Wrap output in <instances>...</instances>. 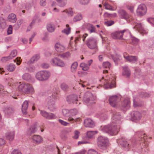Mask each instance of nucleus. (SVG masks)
<instances>
[{
    "label": "nucleus",
    "instance_id": "f257e3e1",
    "mask_svg": "<svg viewBox=\"0 0 154 154\" xmlns=\"http://www.w3.org/2000/svg\"><path fill=\"white\" fill-rule=\"evenodd\" d=\"M112 121L110 125L105 126L102 129L104 132L108 133L111 135H116L119 131L120 127L119 125L116 124L121 123L122 117L120 114L116 111L112 112Z\"/></svg>",
    "mask_w": 154,
    "mask_h": 154
},
{
    "label": "nucleus",
    "instance_id": "f03ea898",
    "mask_svg": "<svg viewBox=\"0 0 154 154\" xmlns=\"http://www.w3.org/2000/svg\"><path fill=\"white\" fill-rule=\"evenodd\" d=\"M121 146L126 151H128L136 146V143L134 141L129 140L127 141L123 137H121L118 140Z\"/></svg>",
    "mask_w": 154,
    "mask_h": 154
},
{
    "label": "nucleus",
    "instance_id": "7ed1b4c3",
    "mask_svg": "<svg viewBox=\"0 0 154 154\" xmlns=\"http://www.w3.org/2000/svg\"><path fill=\"white\" fill-rule=\"evenodd\" d=\"M97 144L98 147L100 149H105L109 146V140L107 137L100 136L97 138Z\"/></svg>",
    "mask_w": 154,
    "mask_h": 154
},
{
    "label": "nucleus",
    "instance_id": "20e7f679",
    "mask_svg": "<svg viewBox=\"0 0 154 154\" xmlns=\"http://www.w3.org/2000/svg\"><path fill=\"white\" fill-rule=\"evenodd\" d=\"M19 91L26 94H32L34 92L32 86L29 83L22 84L18 86Z\"/></svg>",
    "mask_w": 154,
    "mask_h": 154
},
{
    "label": "nucleus",
    "instance_id": "39448f33",
    "mask_svg": "<svg viewBox=\"0 0 154 154\" xmlns=\"http://www.w3.org/2000/svg\"><path fill=\"white\" fill-rule=\"evenodd\" d=\"M55 95L51 94L46 99V102L48 105V108L51 111H53L56 109L55 104Z\"/></svg>",
    "mask_w": 154,
    "mask_h": 154
},
{
    "label": "nucleus",
    "instance_id": "423d86ee",
    "mask_svg": "<svg viewBox=\"0 0 154 154\" xmlns=\"http://www.w3.org/2000/svg\"><path fill=\"white\" fill-rule=\"evenodd\" d=\"M50 76V72L46 71H42L38 72L35 75V77L38 80L44 81L47 80Z\"/></svg>",
    "mask_w": 154,
    "mask_h": 154
},
{
    "label": "nucleus",
    "instance_id": "0eeeda50",
    "mask_svg": "<svg viewBox=\"0 0 154 154\" xmlns=\"http://www.w3.org/2000/svg\"><path fill=\"white\" fill-rule=\"evenodd\" d=\"M86 44L88 47L91 49H97V41L95 38L91 37L87 39L86 41Z\"/></svg>",
    "mask_w": 154,
    "mask_h": 154
},
{
    "label": "nucleus",
    "instance_id": "6e6552de",
    "mask_svg": "<svg viewBox=\"0 0 154 154\" xmlns=\"http://www.w3.org/2000/svg\"><path fill=\"white\" fill-rule=\"evenodd\" d=\"M120 100V99L116 95H113L110 97L109 101L110 104L114 107H117L118 103Z\"/></svg>",
    "mask_w": 154,
    "mask_h": 154
},
{
    "label": "nucleus",
    "instance_id": "1a4fd4ad",
    "mask_svg": "<svg viewBox=\"0 0 154 154\" xmlns=\"http://www.w3.org/2000/svg\"><path fill=\"white\" fill-rule=\"evenodd\" d=\"M78 96L75 94L70 95L67 96L66 98V100L69 103H73L78 104L79 102L78 100Z\"/></svg>",
    "mask_w": 154,
    "mask_h": 154
},
{
    "label": "nucleus",
    "instance_id": "9d476101",
    "mask_svg": "<svg viewBox=\"0 0 154 154\" xmlns=\"http://www.w3.org/2000/svg\"><path fill=\"white\" fill-rule=\"evenodd\" d=\"M125 31V30H124L121 31H115L111 33V36L112 38L114 39H122V38L123 33Z\"/></svg>",
    "mask_w": 154,
    "mask_h": 154
},
{
    "label": "nucleus",
    "instance_id": "9b49d317",
    "mask_svg": "<svg viewBox=\"0 0 154 154\" xmlns=\"http://www.w3.org/2000/svg\"><path fill=\"white\" fill-rule=\"evenodd\" d=\"M51 63L54 66H57L61 67H63L65 66V64L63 61L57 57L53 58Z\"/></svg>",
    "mask_w": 154,
    "mask_h": 154
},
{
    "label": "nucleus",
    "instance_id": "f8f14e48",
    "mask_svg": "<svg viewBox=\"0 0 154 154\" xmlns=\"http://www.w3.org/2000/svg\"><path fill=\"white\" fill-rule=\"evenodd\" d=\"M146 5L142 4L139 5L137 10V15L141 16L144 15L146 13Z\"/></svg>",
    "mask_w": 154,
    "mask_h": 154
},
{
    "label": "nucleus",
    "instance_id": "ddd939ff",
    "mask_svg": "<svg viewBox=\"0 0 154 154\" xmlns=\"http://www.w3.org/2000/svg\"><path fill=\"white\" fill-rule=\"evenodd\" d=\"M89 97H85L84 100L88 106H91L95 103V99L91 94H89Z\"/></svg>",
    "mask_w": 154,
    "mask_h": 154
},
{
    "label": "nucleus",
    "instance_id": "4468645a",
    "mask_svg": "<svg viewBox=\"0 0 154 154\" xmlns=\"http://www.w3.org/2000/svg\"><path fill=\"white\" fill-rule=\"evenodd\" d=\"M131 119L132 121L139 120L141 119V113L138 111H134L131 114Z\"/></svg>",
    "mask_w": 154,
    "mask_h": 154
},
{
    "label": "nucleus",
    "instance_id": "2eb2a0df",
    "mask_svg": "<svg viewBox=\"0 0 154 154\" xmlns=\"http://www.w3.org/2000/svg\"><path fill=\"white\" fill-rule=\"evenodd\" d=\"M126 53H124L123 54L124 57L126 60L129 61V62L134 63L137 61L138 58L137 56L129 55L126 56Z\"/></svg>",
    "mask_w": 154,
    "mask_h": 154
},
{
    "label": "nucleus",
    "instance_id": "dca6fc26",
    "mask_svg": "<svg viewBox=\"0 0 154 154\" xmlns=\"http://www.w3.org/2000/svg\"><path fill=\"white\" fill-rule=\"evenodd\" d=\"M40 113L42 116L48 119H53L56 118L55 116L52 113H48L43 110H41Z\"/></svg>",
    "mask_w": 154,
    "mask_h": 154
},
{
    "label": "nucleus",
    "instance_id": "f3484780",
    "mask_svg": "<svg viewBox=\"0 0 154 154\" xmlns=\"http://www.w3.org/2000/svg\"><path fill=\"white\" fill-rule=\"evenodd\" d=\"M84 124L85 127L90 128H93L95 126V124L93 121L90 119H86L84 121Z\"/></svg>",
    "mask_w": 154,
    "mask_h": 154
},
{
    "label": "nucleus",
    "instance_id": "a211bd4d",
    "mask_svg": "<svg viewBox=\"0 0 154 154\" xmlns=\"http://www.w3.org/2000/svg\"><path fill=\"white\" fill-rule=\"evenodd\" d=\"M118 13L121 17L126 20H127L129 17L128 14L124 10L120 9L118 11Z\"/></svg>",
    "mask_w": 154,
    "mask_h": 154
},
{
    "label": "nucleus",
    "instance_id": "6ab92c4d",
    "mask_svg": "<svg viewBox=\"0 0 154 154\" xmlns=\"http://www.w3.org/2000/svg\"><path fill=\"white\" fill-rule=\"evenodd\" d=\"M14 109L12 107H7L5 108L4 112L6 115L8 117L11 115L14 112Z\"/></svg>",
    "mask_w": 154,
    "mask_h": 154
},
{
    "label": "nucleus",
    "instance_id": "aec40b11",
    "mask_svg": "<svg viewBox=\"0 0 154 154\" xmlns=\"http://www.w3.org/2000/svg\"><path fill=\"white\" fill-rule=\"evenodd\" d=\"M55 48L57 52H61L65 50V48L64 45L59 43H57L55 45Z\"/></svg>",
    "mask_w": 154,
    "mask_h": 154
},
{
    "label": "nucleus",
    "instance_id": "412c9836",
    "mask_svg": "<svg viewBox=\"0 0 154 154\" xmlns=\"http://www.w3.org/2000/svg\"><path fill=\"white\" fill-rule=\"evenodd\" d=\"M123 75L127 77H129L131 75V71L128 67L127 66H123Z\"/></svg>",
    "mask_w": 154,
    "mask_h": 154
},
{
    "label": "nucleus",
    "instance_id": "4be33fe9",
    "mask_svg": "<svg viewBox=\"0 0 154 154\" xmlns=\"http://www.w3.org/2000/svg\"><path fill=\"white\" fill-rule=\"evenodd\" d=\"M115 81L113 80H109L106 82L105 85V87L106 88H111L115 87Z\"/></svg>",
    "mask_w": 154,
    "mask_h": 154
},
{
    "label": "nucleus",
    "instance_id": "5701e85b",
    "mask_svg": "<svg viewBox=\"0 0 154 154\" xmlns=\"http://www.w3.org/2000/svg\"><path fill=\"white\" fill-rule=\"evenodd\" d=\"M28 102L26 100L23 103L22 106V111L24 115L27 114L26 110L28 106Z\"/></svg>",
    "mask_w": 154,
    "mask_h": 154
},
{
    "label": "nucleus",
    "instance_id": "b1692460",
    "mask_svg": "<svg viewBox=\"0 0 154 154\" xmlns=\"http://www.w3.org/2000/svg\"><path fill=\"white\" fill-rule=\"evenodd\" d=\"M122 106L125 109H128L130 106V101L128 98L125 99L122 103Z\"/></svg>",
    "mask_w": 154,
    "mask_h": 154
},
{
    "label": "nucleus",
    "instance_id": "393cba45",
    "mask_svg": "<svg viewBox=\"0 0 154 154\" xmlns=\"http://www.w3.org/2000/svg\"><path fill=\"white\" fill-rule=\"evenodd\" d=\"M136 135L138 136L139 138H140V139L142 141H146V139L147 137L145 133L143 132L137 131L136 133Z\"/></svg>",
    "mask_w": 154,
    "mask_h": 154
},
{
    "label": "nucleus",
    "instance_id": "a878e982",
    "mask_svg": "<svg viewBox=\"0 0 154 154\" xmlns=\"http://www.w3.org/2000/svg\"><path fill=\"white\" fill-rule=\"evenodd\" d=\"M32 139L33 142L37 144L39 143L42 140V138L39 135H34L32 137Z\"/></svg>",
    "mask_w": 154,
    "mask_h": 154
},
{
    "label": "nucleus",
    "instance_id": "bb28decb",
    "mask_svg": "<svg viewBox=\"0 0 154 154\" xmlns=\"http://www.w3.org/2000/svg\"><path fill=\"white\" fill-rule=\"evenodd\" d=\"M22 79L27 81L30 82L32 79V77L31 75L28 73H25L22 76Z\"/></svg>",
    "mask_w": 154,
    "mask_h": 154
},
{
    "label": "nucleus",
    "instance_id": "cd10ccee",
    "mask_svg": "<svg viewBox=\"0 0 154 154\" xmlns=\"http://www.w3.org/2000/svg\"><path fill=\"white\" fill-rule=\"evenodd\" d=\"M47 30L50 32H53L55 29L54 25L52 23H48L47 26Z\"/></svg>",
    "mask_w": 154,
    "mask_h": 154
},
{
    "label": "nucleus",
    "instance_id": "c85d7f7f",
    "mask_svg": "<svg viewBox=\"0 0 154 154\" xmlns=\"http://www.w3.org/2000/svg\"><path fill=\"white\" fill-rule=\"evenodd\" d=\"M37 130L36 125L35 124L31 126L28 131L27 133L29 134H30L34 133Z\"/></svg>",
    "mask_w": 154,
    "mask_h": 154
},
{
    "label": "nucleus",
    "instance_id": "c756f323",
    "mask_svg": "<svg viewBox=\"0 0 154 154\" xmlns=\"http://www.w3.org/2000/svg\"><path fill=\"white\" fill-rule=\"evenodd\" d=\"M8 20L9 21L14 23L17 20V18L16 15L14 14H10L8 17Z\"/></svg>",
    "mask_w": 154,
    "mask_h": 154
},
{
    "label": "nucleus",
    "instance_id": "7c9ffc66",
    "mask_svg": "<svg viewBox=\"0 0 154 154\" xmlns=\"http://www.w3.org/2000/svg\"><path fill=\"white\" fill-rule=\"evenodd\" d=\"M14 131L8 132L6 134V137L7 139L10 141L12 140L14 137Z\"/></svg>",
    "mask_w": 154,
    "mask_h": 154
},
{
    "label": "nucleus",
    "instance_id": "2f4dec72",
    "mask_svg": "<svg viewBox=\"0 0 154 154\" xmlns=\"http://www.w3.org/2000/svg\"><path fill=\"white\" fill-rule=\"evenodd\" d=\"M85 25L87 29L90 30L89 32L90 33L95 32V27L92 24L88 23L86 24Z\"/></svg>",
    "mask_w": 154,
    "mask_h": 154
},
{
    "label": "nucleus",
    "instance_id": "473e14b6",
    "mask_svg": "<svg viewBox=\"0 0 154 154\" xmlns=\"http://www.w3.org/2000/svg\"><path fill=\"white\" fill-rule=\"evenodd\" d=\"M6 26L5 20L2 17H0V29H4Z\"/></svg>",
    "mask_w": 154,
    "mask_h": 154
},
{
    "label": "nucleus",
    "instance_id": "72a5a7b5",
    "mask_svg": "<svg viewBox=\"0 0 154 154\" xmlns=\"http://www.w3.org/2000/svg\"><path fill=\"white\" fill-rule=\"evenodd\" d=\"M40 58L39 54H36L33 56L30 60L31 63H33L37 61Z\"/></svg>",
    "mask_w": 154,
    "mask_h": 154
},
{
    "label": "nucleus",
    "instance_id": "f704fd0d",
    "mask_svg": "<svg viewBox=\"0 0 154 154\" xmlns=\"http://www.w3.org/2000/svg\"><path fill=\"white\" fill-rule=\"evenodd\" d=\"M16 68L15 65L12 63H10L7 66V70L10 72L13 71Z\"/></svg>",
    "mask_w": 154,
    "mask_h": 154
},
{
    "label": "nucleus",
    "instance_id": "c9c22d12",
    "mask_svg": "<svg viewBox=\"0 0 154 154\" xmlns=\"http://www.w3.org/2000/svg\"><path fill=\"white\" fill-rule=\"evenodd\" d=\"M134 25L135 26L134 27L136 29L138 30L139 32L143 30V28L141 23H136Z\"/></svg>",
    "mask_w": 154,
    "mask_h": 154
},
{
    "label": "nucleus",
    "instance_id": "e433bc0d",
    "mask_svg": "<svg viewBox=\"0 0 154 154\" xmlns=\"http://www.w3.org/2000/svg\"><path fill=\"white\" fill-rule=\"evenodd\" d=\"M59 56L62 58L66 59L70 57V54L69 52H67L60 54Z\"/></svg>",
    "mask_w": 154,
    "mask_h": 154
},
{
    "label": "nucleus",
    "instance_id": "4c0bfd02",
    "mask_svg": "<svg viewBox=\"0 0 154 154\" xmlns=\"http://www.w3.org/2000/svg\"><path fill=\"white\" fill-rule=\"evenodd\" d=\"M78 66V63L76 62H74L71 65V71L72 72H75L76 71Z\"/></svg>",
    "mask_w": 154,
    "mask_h": 154
},
{
    "label": "nucleus",
    "instance_id": "58836bf2",
    "mask_svg": "<svg viewBox=\"0 0 154 154\" xmlns=\"http://www.w3.org/2000/svg\"><path fill=\"white\" fill-rule=\"evenodd\" d=\"M111 57L115 63H117V62L120 60V56L118 54H116L115 55H112Z\"/></svg>",
    "mask_w": 154,
    "mask_h": 154
},
{
    "label": "nucleus",
    "instance_id": "ea45409f",
    "mask_svg": "<svg viewBox=\"0 0 154 154\" xmlns=\"http://www.w3.org/2000/svg\"><path fill=\"white\" fill-rule=\"evenodd\" d=\"M66 28L62 30V32L64 33L67 35H68L70 32L71 29L69 27V26L68 24H66Z\"/></svg>",
    "mask_w": 154,
    "mask_h": 154
},
{
    "label": "nucleus",
    "instance_id": "a19ab883",
    "mask_svg": "<svg viewBox=\"0 0 154 154\" xmlns=\"http://www.w3.org/2000/svg\"><path fill=\"white\" fill-rule=\"evenodd\" d=\"M139 97L142 98L149 97L150 96L149 94L144 92H140L139 94Z\"/></svg>",
    "mask_w": 154,
    "mask_h": 154
},
{
    "label": "nucleus",
    "instance_id": "79ce46f5",
    "mask_svg": "<svg viewBox=\"0 0 154 154\" xmlns=\"http://www.w3.org/2000/svg\"><path fill=\"white\" fill-rule=\"evenodd\" d=\"M82 18V17L81 14H78L74 17L73 20L74 22H76L81 20Z\"/></svg>",
    "mask_w": 154,
    "mask_h": 154
},
{
    "label": "nucleus",
    "instance_id": "37998d69",
    "mask_svg": "<svg viewBox=\"0 0 154 154\" xmlns=\"http://www.w3.org/2000/svg\"><path fill=\"white\" fill-rule=\"evenodd\" d=\"M135 76L138 78H139L141 74V72L140 70L139 69H137L135 70V72L134 73Z\"/></svg>",
    "mask_w": 154,
    "mask_h": 154
},
{
    "label": "nucleus",
    "instance_id": "c03bdc74",
    "mask_svg": "<svg viewBox=\"0 0 154 154\" xmlns=\"http://www.w3.org/2000/svg\"><path fill=\"white\" fill-rule=\"evenodd\" d=\"M104 16L105 17H116V13L113 14H110L107 12H106L104 13Z\"/></svg>",
    "mask_w": 154,
    "mask_h": 154
},
{
    "label": "nucleus",
    "instance_id": "a18cd8bd",
    "mask_svg": "<svg viewBox=\"0 0 154 154\" xmlns=\"http://www.w3.org/2000/svg\"><path fill=\"white\" fill-rule=\"evenodd\" d=\"M104 5L105 8L106 9L111 11L114 10V9H113V7L108 3H104Z\"/></svg>",
    "mask_w": 154,
    "mask_h": 154
},
{
    "label": "nucleus",
    "instance_id": "49530a36",
    "mask_svg": "<svg viewBox=\"0 0 154 154\" xmlns=\"http://www.w3.org/2000/svg\"><path fill=\"white\" fill-rule=\"evenodd\" d=\"M61 89L64 91H66L68 88V87L67 85L64 83H62L61 85Z\"/></svg>",
    "mask_w": 154,
    "mask_h": 154
},
{
    "label": "nucleus",
    "instance_id": "de8ad7c7",
    "mask_svg": "<svg viewBox=\"0 0 154 154\" xmlns=\"http://www.w3.org/2000/svg\"><path fill=\"white\" fill-rule=\"evenodd\" d=\"M114 23V21L112 20L107 21L104 22L105 25H106L107 26H111Z\"/></svg>",
    "mask_w": 154,
    "mask_h": 154
},
{
    "label": "nucleus",
    "instance_id": "09e8293b",
    "mask_svg": "<svg viewBox=\"0 0 154 154\" xmlns=\"http://www.w3.org/2000/svg\"><path fill=\"white\" fill-rule=\"evenodd\" d=\"M17 53V52L16 50H13L11 51L9 56L10 57L12 58H12L16 56Z\"/></svg>",
    "mask_w": 154,
    "mask_h": 154
},
{
    "label": "nucleus",
    "instance_id": "8fccbe9b",
    "mask_svg": "<svg viewBox=\"0 0 154 154\" xmlns=\"http://www.w3.org/2000/svg\"><path fill=\"white\" fill-rule=\"evenodd\" d=\"M12 59V58L10 57L9 56L7 57H3L1 59V61L3 62H6V61Z\"/></svg>",
    "mask_w": 154,
    "mask_h": 154
},
{
    "label": "nucleus",
    "instance_id": "3c124183",
    "mask_svg": "<svg viewBox=\"0 0 154 154\" xmlns=\"http://www.w3.org/2000/svg\"><path fill=\"white\" fill-rule=\"evenodd\" d=\"M131 40V44L134 45L137 44L139 41V40L135 38H132Z\"/></svg>",
    "mask_w": 154,
    "mask_h": 154
},
{
    "label": "nucleus",
    "instance_id": "603ef678",
    "mask_svg": "<svg viewBox=\"0 0 154 154\" xmlns=\"http://www.w3.org/2000/svg\"><path fill=\"white\" fill-rule=\"evenodd\" d=\"M94 134L93 131H88L87 133V136L88 138H91Z\"/></svg>",
    "mask_w": 154,
    "mask_h": 154
},
{
    "label": "nucleus",
    "instance_id": "864d4df0",
    "mask_svg": "<svg viewBox=\"0 0 154 154\" xmlns=\"http://www.w3.org/2000/svg\"><path fill=\"white\" fill-rule=\"evenodd\" d=\"M69 112L72 116H75L78 113V111L76 109H71Z\"/></svg>",
    "mask_w": 154,
    "mask_h": 154
},
{
    "label": "nucleus",
    "instance_id": "5fc2aeb1",
    "mask_svg": "<svg viewBox=\"0 0 154 154\" xmlns=\"http://www.w3.org/2000/svg\"><path fill=\"white\" fill-rule=\"evenodd\" d=\"M110 66V63L109 62H104L103 63V68H109Z\"/></svg>",
    "mask_w": 154,
    "mask_h": 154
},
{
    "label": "nucleus",
    "instance_id": "6e6d98bb",
    "mask_svg": "<svg viewBox=\"0 0 154 154\" xmlns=\"http://www.w3.org/2000/svg\"><path fill=\"white\" fill-rule=\"evenodd\" d=\"M58 121L59 123H60L62 125L64 126H67L69 124V123L60 119H59L58 120Z\"/></svg>",
    "mask_w": 154,
    "mask_h": 154
},
{
    "label": "nucleus",
    "instance_id": "4d7b16f0",
    "mask_svg": "<svg viewBox=\"0 0 154 154\" xmlns=\"http://www.w3.org/2000/svg\"><path fill=\"white\" fill-rule=\"evenodd\" d=\"M82 67V70L84 71H87L88 69L89 68L85 64H81L80 65Z\"/></svg>",
    "mask_w": 154,
    "mask_h": 154
},
{
    "label": "nucleus",
    "instance_id": "13d9d810",
    "mask_svg": "<svg viewBox=\"0 0 154 154\" xmlns=\"http://www.w3.org/2000/svg\"><path fill=\"white\" fill-rule=\"evenodd\" d=\"M88 154H99L94 149H91L88 151Z\"/></svg>",
    "mask_w": 154,
    "mask_h": 154
},
{
    "label": "nucleus",
    "instance_id": "bf43d9fd",
    "mask_svg": "<svg viewBox=\"0 0 154 154\" xmlns=\"http://www.w3.org/2000/svg\"><path fill=\"white\" fill-rule=\"evenodd\" d=\"M66 2L64 0H62L60 3H59L58 5L59 6L61 7H63L66 4Z\"/></svg>",
    "mask_w": 154,
    "mask_h": 154
},
{
    "label": "nucleus",
    "instance_id": "052dcab7",
    "mask_svg": "<svg viewBox=\"0 0 154 154\" xmlns=\"http://www.w3.org/2000/svg\"><path fill=\"white\" fill-rule=\"evenodd\" d=\"M142 151L143 152H144L145 153L148 152L149 151V148L148 147H147L146 146H143V148H142Z\"/></svg>",
    "mask_w": 154,
    "mask_h": 154
},
{
    "label": "nucleus",
    "instance_id": "680f3d73",
    "mask_svg": "<svg viewBox=\"0 0 154 154\" xmlns=\"http://www.w3.org/2000/svg\"><path fill=\"white\" fill-rule=\"evenodd\" d=\"M11 154H22L20 151L17 149H14L12 152Z\"/></svg>",
    "mask_w": 154,
    "mask_h": 154
},
{
    "label": "nucleus",
    "instance_id": "e2e57ef3",
    "mask_svg": "<svg viewBox=\"0 0 154 154\" xmlns=\"http://www.w3.org/2000/svg\"><path fill=\"white\" fill-rule=\"evenodd\" d=\"M41 66L42 68L44 69H47L49 67V65L48 64L45 63H42Z\"/></svg>",
    "mask_w": 154,
    "mask_h": 154
},
{
    "label": "nucleus",
    "instance_id": "0e129e2a",
    "mask_svg": "<svg viewBox=\"0 0 154 154\" xmlns=\"http://www.w3.org/2000/svg\"><path fill=\"white\" fill-rule=\"evenodd\" d=\"M142 105L137 103V102H136L134 100H133V106L134 107H137L138 106L140 107V106H142Z\"/></svg>",
    "mask_w": 154,
    "mask_h": 154
},
{
    "label": "nucleus",
    "instance_id": "69168bd1",
    "mask_svg": "<svg viewBox=\"0 0 154 154\" xmlns=\"http://www.w3.org/2000/svg\"><path fill=\"white\" fill-rule=\"evenodd\" d=\"M80 3L82 5L87 4L89 2V0H79Z\"/></svg>",
    "mask_w": 154,
    "mask_h": 154
},
{
    "label": "nucleus",
    "instance_id": "338daca9",
    "mask_svg": "<svg viewBox=\"0 0 154 154\" xmlns=\"http://www.w3.org/2000/svg\"><path fill=\"white\" fill-rule=\"evenodd\" d=\"M20 57H17L15 60H14V62H17L16 64L17 65H19L21 62V61L20 60Z\"/></svg>",
    "mask_w": 154,
    "mask_h": 154
},
{
    "label": "nucleus",
    "instance_id": "774afa93",
    "mask_svg": "<svg viewBox=\"0 0 154 154\" xmlns=\"http://www.w3.org/2000/svg\"><path fill=\"white\" fill-rule=\"evenodd\" d=\"M148 21L152 25H154V18H149L147 19Z\"/></svg>",
    "mask_w": 154,
    "mask_h": 154
}]
</instances>
